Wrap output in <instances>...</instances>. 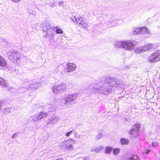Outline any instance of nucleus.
<instances>
[{"instance_id":"f257e3e1","label":"nucleus","mask_w":160,"mask_h":160,"mask_svg":"<svg viewBox=\"0 0 160 160\" xmlns=\"http://www.w3.org/2000/svg\"><path fill=\"white\" fill-rule=\"evenodd\" d=\"M98 87H94V84L90 85L91 88L93 87L94 91L98 93L103 95H107L112 91L114 88L119 86L120 83L118 80L115 78H102L98 83Z\"/></svg>"},{"instance_id":"f03ea898","label":"nucleus","mask_w":160,"mask_h":160,"mask_svg":"<svg viewBox=\"0 0 160 160\" xmlns=\"http://www.w3.org/2000/svg\"><path fill=\"white\" fill-rule=\"evenodd\" d=\"M138 42L133 41H121L114 43V46L117 48H122L126 50L132 51L134 47L137 45Z\"/></svg>"},{"instance_id":"7ed1b4c3","label":"nucleus","mask_w":160,"mask_h":160,"mask_svg":"<svg viewBox=\"0 0 160 160\" xmlns=\"http://www.w3.org/2000/svg\"><path fill=\"white\" fill-rule=\"evenodd\" d=\"M67 86L65 83H61L53 86L52 87V92L56 94L65 91L67 89Z\"/></svg>"},{"instance_id":"20e7f679","label":"nucleus","mask_w":160,"mask_h":160,"mask_svg":"<svg viewBox=\"0 0 160 160\" xmlns=\"http://www.w3.org/2000/svg\"><path fill=\"white\" fill-rule=\"evenodd\" d=\"M48 116L47 113L44 112H42L34 114L30 117L31 121L34 122H37L43 118L47 117Z\"/></svg>"},{"instance_id":"39448f33","label":"nucleus","mask_w":160,"mask_h":160,"mask_svg":"<svg viewBox=\"0 0 160 160\" xmlns=\"http://www.w3.org/2000/svg\"><path fill=\"white\" fill-rule=\"evenodd\" d=\"M152 48V45L149 44L144 46L137 48L134 49V52L135 53L137 54L140 53L147 51L151 49Z\"/></svg>"},{"instance_id":"423d86ee","label":"nucleus","mask_w":160,"mask_h":160,"mask_svg":"<svg viewBox=\"0 0 160 160\" xmlns=\"http://www.w3.org/2000/svg\"><path fill=\"white\" fill-rule=\"evenodd\" d=\"M148 60L150 62H154L160 61V50L156 51L150 57Z\"/></svg>"},{"instance_id":"0eeeda50","label":"nucleus","mask_w":160,"mask_h":160,"mask_svg":"<svg viewBox=\"0 0 160 160\" xmlns=\"http://www.w3.org/2000/svg\"><path fill=\"white\" fill-rule=\"evenodd\" d=\"M78 93H75L68 95L65 98V105L67 106L68 103L74 101L78 97Z\"/></svg>"},{"instance_id":"6e6552de","label":"nucleus","mask_w":160,"mask_h":160,"mask_svg":"<svg viewBox=\"0 0 160 160\" xmlns=\"http://www.w3.org/2000/svg\"><path fill=\"white\" fill-rule=\"evenodd\" d=\"M60 120L59 117L58 116L53 115L51 118H48L46 121L48 124H54L56 123Z\"/></svg>"},{"instance_id":"1a4fd4ad","label":"nucleus","mask_w":160,"mask_h":160,"mask_svg":"<svg viewBox=\"0 0 160 160\" xmlns=\"http://www.w3.org/2000/svg\"><path fill=\"white\" fill-rule=\"evenodd\" d=\"M72 140V139H69L62 142V148L68 150L72 149H73Z\"/></svg>"},{"instance_id":"9d476101","label":"nucleus","mask_w":160,"mask_h":160,"mask_svg":"<svg viewBox=\"0 0 160 160\" xmlns=\"http://www.w3.org/2000/svg\"><path fill=\"white\" fill-rule=\"evenodd\" d=\"M77 67L76 65L73 63H68L67 64V72H72L74 71Z\"/></svg>"},{"instance_id":"9b49d317","label":"nucleus","mask_w":160,"mask_h":160,"mask_svg":"<svg viewBox=\"0 0 160 160\" xmlns=\"http://www.w3.org/2000/svg\"><path fill=\"white\" fill-rule=\"evenodd\" d=\"M40 84L38 83H34L29 85L27 88L28 90H34L37 89L39 86Z\"/></svg>"},{"instance_id":"f8f14e48","label":"nucleus","mask_w":160,"mask_h":160,"mask_svg":"<svg viewBox=\"0 0 160 160\" xmlns=\"http://www.w3.org/2000/svg\"><path fill=\"white\" fill-rule=\"evenodd\" d=\"M0 85L3 88H6L8 87V83L5 80L0 78Z\"/></svg>"},{"instance_id":"ddd939ff","label":"nucleus","mask_w":160,"mask_h":160,"mask_svg":"<svg viewBox=\"0 0 160 160\" xmlns=\"http://www.w3.org/2000/svg\"><path fill=\"white\" fill-rule=\"evenodd\" d=\"M141 33L143 34L150 35V32L146 27H144L141 28Z\"/></svg>"},{"instance_id":"4468645a","label":"nucleus","mask_w":160,"mask_h":160,"mask_svg":"<svg viewBox=\"0 0 160 160\" xmlns=\"http://www.w3.org/2000/svg\"><path fill=\"white\" fill-rule=\"evenodd\" d=\"M43 26L44 27H46V28L47 29H48L49 28H50L49 32H51L52 37V36L54 35V32L53 31V30L52 29L50 28V27L49 23L48 22H47L43 23Z\"/></svg>"},{"instance_id":"2eb2a0df","label":"nucleus","mask_w":160,"mask_h":160,"mask_svg":"<svg viewBox=\"0 0 160 160\" xmlns=\"http://www.w3.org/2000/svg\"><path fill=\"white\" fill-rule=\"evenodd\" d=\"M7 63L5 60L2 56H0V66L3 67H6Z\"/></svg>"},{"instance_id":"dca6fc26","label":"nucleus","mask_w":160,"mask_h":160,"mask_svg":"<svg viewBox=\"0 0 160 160\" xmlns=\"http://www.w3.org/2000/svg\"><path fill=\"white\" fill-rule=\"evenodd\" d=\"M120 143L122 145H128L129 143V141L125 138H122L120 139Z\"/></svg>"},{"instance_id":"f3484780","label":"nucleus","mask_w":160,"mask_h":160,"mask_svg":"<svg viewBox=\"0 0 160 160\" xmlns=\"http://www.w3.org/2000/svg\"><path fill=\"white\" fill-rule=\"evenodd\" d=\"M141 28H134L133 29V34L134 35H137L141 33Z\"/></svg>"},{"instance_id":"a211bd4d","label":"nucleus","mask_w":160,"mask_h":160,"mask_svg":"<svg viewBox=\"0 0 160 160\" xmlns=\"http://www.w3.org/2000/svg\"><path fill=\"white\" fill-rule=\"evenodd\" d=\"M80 24L79 25V26L82 28H87L88 27V24L83 20V19L82 22H81Z\"/></svg>"},{"instance_id":"6ab92c4d","label":"nucleus","mask_w":160,"mask_h":160,"mask_svg":"<svg viewBox=\"0 0 160 160\" xmlns=\"http://www.w3.org/2000/svg\"><path fill=\"white\" fill-rule=\"evenodd\" d=\"M83 19L82 17H79V18H76L75 17H74V19L75 20L76 22L77 23V25L79 26V25H81V22H82V20Z\"/></svg>"},{"instance_id":"aec40b11","label":"nucleus","mask_w":160,"mask_h":160,"mask_svg":"<svg viewBox=\"0 0 160 160\" xmlns=\"http://www.w3.org/2000/svg\"><path fill=\"white\" fill-rule=\"evenodd\" d=\"M120 151V149L119 148H116L113 149V153L114 155H118Z\"/></svg>"},{"instance_id":"412c9836","label":"nucleus","mask_w":160,"mask_h":160,"mask_svg":"<svg viewBox=\"0 0 160 160\" xmlns=\"http://www.w3.org/2000/svg\"><path fill=\"white\" fill-rule=\"evenodd\" d=\"M128 160H140V159L137 155H134L132 157L129 158Z\"/></svg>"},{"instance_id":"4be33fe9","label":"nucleus","mask_w":160,"mask_h":160,"mask_svg":"<svg viewBox=\"0 0 160 160\" xmlns=\"http://www.w3.org/2000/svg\"><path fill=\"white\" fill-rule=\"evenodd\" d=\"M10 109L9 108H5L3 109L2 111V112L4 114H6L8 112L9 113Z\"/></svg>"},{"instance_id":"5701e85b","label":"nucleus","mask_w":160,"mask_h":160,"mask_svg":"<svg viewBox=\"0 0 160 160\" xmlns=\"http://www.w3.org/2000/svg\"><path fill=\"white\" fill-rule=\"evenodd\" d=\"M54 28L56 29V32L57 33L61 34L63 33V32L62 30L61 29L59 28L58 27H56L55 28Z\"/></svg>"},{"instance_id":"b1692460","label":"nucleus","mask_w":160,"mask_h":160,"mask_svg":"<svg viewBox=\"0 0 160 160\" xmlns=\"http://www.w3.org/2000/svg\"><path fill=\"white\" fill-rule=\"evenodd\" d=\"M112 149V147H106L105 149V153L107 154H109L111 152Z\"/></svg>"},{"instance_id":"393cba45","label":"nucleus","mask_w":160,"mask_h":160,"mask_svg":"<svg viewBox=\"0 0 160 160\" xmlns=\"http://www.w3.org/2000/svg\"><path fill=\"white\" fill-rule=\"evenodd\" d=\"M138 132L136 131V130L134 128H132L130 131V133L132 135H135Z\"/></svg>"},{"instance_id":"a878e982","label":"nucleus","mask_w":160,"mask_h":160,"mask_svg":"<svg viewBox=\"0 0 160 160\" xmlns=\"http://www.w3.org/2000/svg\"><path fill=\"white\" fill-rule=\"evenodd\" d=\"M140 127V125L139 124H136L134 125L133 128H134L136 130V131L138 132V131Z\"/></svg>"},{"instance_id":"bb28decb","label":"nucleus","mask_w":160,"mask_h":160,"mask_svg":"<svg viewBox=\"0 0 160 160\" xmlns=\"http://www.w3.org/2000/svg\"><path fill=\"white\" fill-rule=\"evenodd\" d=\"M13 54V55H12V57L13 59L15 60H18V58L17 57L18 54L17 53H14Z\"/></svg>"},{"instance_id":"cd10ccee","label":"nucleus","mask_w":160,"mask_h":160,"mask_svg":"<svg viewBox=\"0 0 160 160\" xmlns=\"http://www.w3.org/2000/svg\"><path fill=\"white\" fill-rule=\"evenodd\" d=\"M103 147L102 146H99L97 148H95L96 152H98L100 151L102 148Z\"/></svg>"},{"instance_id":"c85d7f7f","label":"nucleus","mask_w":160,"mask_h":160,"mask_svg":"<svg viewBox=\"0 0 160 160\" xmlns=\"http://www.w3.org/2000/svg\"><path fill=\"white\" fill-rule=\"evenodd\" d=\"M103 136V135H102V133H99L97 136H96V138L97 139H100L101 138H102Z\"/></svg>"},{"instance_id":"c756f323","label":"nucleus","mask_w":160,"mask_h":160,"mask_svg":"<svg viewBox=\"0 0 160 160\" xmlns=\"http://www.w3.org/2000/svg\"><path fill=\"white\" fill-rule=\"evenodd\" d=\"M150 152V150L148 149H145L142 152L143 154H148Z\"/></svg>"},{"instance_id":"7c9ffc66","label":"nucleus","mask_w":160,"mask_h":160,"mask_svg":"<svg viewBox=\"0 0 160 160\" xmlns=\"http://www.w3.org/2000/svg\"><path fill=\"white\" fill-rule=\"evenodd\" d=\"M72 131H70L66 133V136L67 137L70 136L72 133Z\"/></svg>"},{"instance_id":"2f4dec72","label":"nucleus","mask_w":160,"mask_h":160,"mask_svg":"<svg viewBox=\"0 0 160 160\" xmlns=\"http://www.w3.org/2000/svg\"><path fill=\"white\" fill-rule=\"evenodd\" d=\"M8 55L12 56L13 55V53L12 51H9L7 52Z\"/></svg>"},{"instance_id":"473e14b6","label":"nucleus","mask_w":160,"mask_h":160,"mask_svg":"<svg viewBox=\"0 0 160 160\" xmlns=\"http://www.w3.org/2000/svg\"><path fill=\"white\" fill-rule=\"evenodd\" d=\"M18 132H16V133H15L12 136V139H14V138H15L16 136H17L18 135Z\"/></svg>"},{"instance_id":"72a5a7b5","label":"nucleus","mask_w":160,"mask_h":160,"mask_svg":"<svg viewBox=\"0 0 160 160\" xmlns=\"http://www.w3.org/2000/svg\"><path fill=\"white\" fill-rule=\"evenodd\" d=\"M152 145L153 147L158 146V144L157 142H153L152 143Z\"/></svg>"},{"instance_id":"f704fd0d","label":"nucleus","mask_w":160,"mask_h":160,"mask_svg":"<svg viewBox=\"0 0 160 160\" xmlns=\"http://www.w3.org/2000/svg\"><path fill=\"white\" fill-rule=\"evenodd\" d=\"M77 133V132H76V134H75V135H76V138H80L81 137V136L79 135H76V134Z\"/></svg>"},{"instance_id":"c9c22d12","label":"nucleus","mask_w":160,"mask_h":160,"mask_svg":"<svg viewBox=\"0 0 160 160\" xmlns=\"http://www.w3.org/2000/svg\"><path fill=\"white\" fill-rule=\"evenodd\" d=\"M63 3L64 2L63 1H60L58 3V5L60 6L63 4Z\"/></svg>"},{"instance_id":"e433bc0d","label":"nucleus","mask_w":160,"mask_h":160,"mask_svg":"<svg viewBox=\"0 0 160 160\" xmlns=\"http://www.w3.org/2000/svg\"><path fill=\"white\" fill-rule=\"evenodd\" d=\"M91 151L92 152H96V149H95V148H92V149H91Z\"/></svg>"},{"instance_id":"4c0bfd02","label":"nucleus","mask_w":160,"mask_h":160,"mask_svg":"<svg viewBox=\"0 0 160 160\" xmlns=\"http://www.w3.org/2000/svg\"><path fill=\"white\" fill-rule=\"evenodd\" d=\"M2 103L1 100H0V110L2 108Z\"/></svg>"},{"instance_id":"58836bf2","label":"nucleus","mask_w":160,"mask_h":160,"mask_svg":"<svg viewBox=\"0 0 160 160\" xmlns=\"http://www.w3.org/2000/svg\"><path fill=\"white\" fill-rule=\"evenodd\" d=\"M83 160H89V158L87 157H84Z\"/></svg>"},{"instance_id":"ea45409f","label":"nucleus","mask_w":160,"mask_h":160,"mask_svg":"<svg viewBox=\"0 0 160 160\" xmlns=\"http://www.w3.org/2000/svg\"><path fill=\"white\" fill-rule=\"evenodd\" d=\"M12 1H13L14 2H16L19 1L20 0H12Z\"/></svg>"},{"instance_id":"a19ab883","label":"nucleus","mask_w":160,"mask_h":160,"mask_svg":"<svg viewBox=\"0 0 160 160\" xmlns=\"http://www.w3.org/2000/svg\"><path fill=\"white\" fill-rule=\"evenodd\" d=\"M51 106V105H48L47 106H46V108H50V107ZM51 108H50V110H49V111H51Z\"/></svg>"},{"instance_id":"79ce46f5","label":"nucleus","mask_w":160,"mask_h":160,"mask_svg":"<svg viewBox=\"0 0 160 160\" xmlns=\"http://www.w3.org/2000/svg\"><path fill=\"white\" fill-rule=\"evenodd\" d=\"M46 108L44 109V110H46Z\"/></svg>"}]
</instances>
